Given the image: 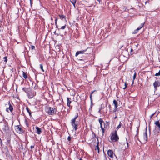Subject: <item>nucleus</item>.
I'll use <instances>...</instances> for the list:
<instances>
[{
    "label": "nucleus",
    "mask_w": 160,
    "mask_h": 160,
    "mask_svg": "<svg viewBox=\"0 0 160 160\" xmlns=\"http://www.w3.org/2000/svg\"><path fill=\"white\" fill-rule=\"evenodd\" d=\"M92 52V50L91 48H87L86 49L77 52L75 54V56L77 57L79 56L78 55L80 54H84L85 55H88L89 54H90Z\"/></svg>",
    "instance_id": "obj_1"
},
{
    "label": "nucleus",
    "mask_w": 160,
    "mask_h": 160,
    "mask_svg": "<svg viewBox=\"0 0 160 160\" xmlns=\"http://www.w3.org/2000/svg\"><path fill=\"white\" fill-rule=\"evenodd\" d=\"M46 111L49 114L52 115L56 114L57 112L56 108L51 107H47L46 109Z\"/></svg>",
    "instance_id": "obj_2"
},
{
    "label": "nucleus",
    "mask_w": 160,
    "mask_h": 160,
    "mask_svg": "<svg viewBox=\"0 0 160 160\" xmlns=\"http://www.w3.org/2000/svg\"><path fill=\"white\" fill-rule=\"evenodd\" d=\"M112 134V135L110 138L111 140L114 142L118 141L119 138L117 134V131L115 130L114 132Z\"/></svg>",
    "instance_id": "obj_3"
},
{
    "label": "nucleus",
    "mask_w": 160,
    "mask_h": 160,
    "mask_svg": "<svg viewBox=\"0 0 160 160\" xmlns=\"http://www.w3.org/2000/svg\"><path fill=\"white\" fill-rule=\"evenodd\" d=\"M108 154L112 159V160H117V158L115 154H113L112 150L109 149L108 151Z\"/></svg>",
    "instance_id": "obj_4"
},
{
    "label": "nucleus",
    "mask_w": 160,
    "mask_h": 160,
    "mask_svg": "<svg viewBox=\"0 0 160 160\" xmlns=\"http://www.w3.org/2000/svg\"><path fill=\"white\" fill-rule=\"evenodd\" d=\"M154 124L155 125V129H156V128H157L158 130V131L157 132H156V130L153 131L154 133L155 134H156L158 133H159L160 131V122L159 121H155Z\"/></svg>",
    "instance_id": "obj_5"
},
{
    "label": "nucleus",
    "mask_w": 160,
    "mask_h": 160,
    "mask_svg": "<svg viewBox=\"0 0 160 160\" xmlns=\"http://www.w3.org/2000/svg\"><path fill=\"white\" fill-rule=\"evenodd\" d=\"M78 122L76 121V120H75L74 119H72L71 120V124L75 131H76L78 129Z\"/></svg>",
    "instance_id": "obj_6"
},
{
    "label": "nucleus",
    "mask_w": 160,
    "mask_h": 160,
    "mask_svg": "<svg viewBox=\"0 0 160 160\" xmlns=\"http://www.w3.org/2000/svg\"><path fill=\"white\" fill-rule=\"evenodd\" d=\"M57 108L59 110L62 112L63 108H65V107H64L63 105L60 103H59L58 105Z\"/></svg>",
    "instance_id": "obj_7"
},
{
    "label": "nucleus",
    "mask_w": 160,
    "mask_h": 160,
    "mask_svg": "<svg viewBox=\"0 0 160 160\" xmlns=\"http://www.w3.org/2000/svg\"><path fill=\"white\" fill-rule=\"evenodd\" d=\"M80 56H78L79 60L81 61H84L85 62H87L88 60L87 58L84 55H82V56L80 57Z\"/></svg>",
    "instance_id": "obj_8"
},
{
    "label": "nucleus",
    "mask_w": 160,
    "mask_h": 160,
    "mask_svg": "<svg viewBox=\"0 0 160 160\" xmlns=\"http://www.w3.org/2000/svg\"><path fill=\"white\" fill-rule=\"evenodd\" d=\"M15 130L18 132H19L22 133L23 132V131L22 130V128L21 127L19 126H15Z\"/></svg>",
    "instance_id": "obj_9"
},
{
    "label": "nucleus",
    "mask_w": 160,
    "mask_h": 160,
    "mask_svg": "<svg viewBox=\"0 0 160 160\" xmlns=\"http://www.w3.org/2000/svg\"><path fill=\"white\" fill-rule=\"evenodd\" d=\"M153 85L154 86L155 90H157V89L158 87L160 86V83L156 81L153 83Z\"/></svg>",
    "instance_id": "obj_10"
},
{
    "label": "nucleus",
    "mask_w": 160,
    "mask_h": 160,
    "mask_svg": "<svg viewBox=\"0 0 160 160\" xmlns=\"http://www.w3.org/2000/svg\"><path fill=\"white\" fill-rule=\"evenodd\" d=\"M8 104L9 106L8 108H7L6 109V111H7V112H8V109H9L10 110L11 112H12V110H13V108L12 106L10 104V102H9Z\"/></svg>",
    "instance_id": "obj_11"
},
{
    "label": "nucleus",
    "mask_w": 160,
    "mask_h": 160,
    "mask_svg": "<svg viewBox=\"0 0 160 160\" xmlns=\"http://www.w3.org/2000/svg\"><path fill=\"white\" fill-rule=\"evenodd\" d=\"M67 105L69 107L72 108V106L70 105V104L71 102V99L70 98H67Z\"/></svg>",
    "instance_id": "obj_12"
},
{
    "label": "nucleus",
    "mask_w": 160,
    "mask_h": 160,
    "mask_svg": "<svg viewBox=\"0 0 160 160\" xmlns=\"http://www.w3.org/2000/svg\"><path fill=\"white\" fill-rule=\"evenodd\" d=\"M143 138L145 140L147 141L148 139V137H147V128H146L145 132L143 133Z\"/></svg>",
    "instance_id": "obj_13"
},
{
    "label": "nucleus",
    "mask_w": 160,
    "mask_h": 160,
    "mask_svg": "<svg viewBox=\"0 0 160 160\" xmlns=\"http://www.w3.org/2000/svg\"><path fill=\"white\" fill-rule=\"evenodd\" d=\"M36 132L38 134H40L41 133V130L40 128L38 127H36Z\"/></svg>",
    "instance_id": "obj_14"
},
{
    "label": "nucleus",
    "mask_w": 160,
    "mask_h": 160,
    "mask_svg": "<svg viewBox=\"0 0 160 160\" xmlns=\"http://www.w3.org/2000/svg\"><path fill=\"white\" fill-rule=\"evenodd\" d=\"M99 122L100 124V127L101 125H102V124H103L105 126V123L104 122H103L101 118H100L99 119Z\"/></svg>",
    "instance_id": "obj_15"
},
{
    "label": "nucleus",
    "mask_w": 160,
    "mask_h": 160,
    "mask_svg": "<svg viewBox=\"0 0 160 160\" xmlns=\"http://www.w3.org/2000/svg\"><path fill=\"white\" fill-rule=\"evenodd\" d=\"M95 91H92L90 95V101H91V108H92V93H93V92Z\"/></svg>",
    "instance_id": "obj_16"
},
{
    "label": "nucleus",
    "mask_w": 160,
    "mask_h": 160,
    "mask_svg": "<svg viewBox=\"0 0 160 160\" xmlns=\"http://www.w3.org/2000/svg\"><path fill=\"white\" fill-rule=\"evenodd\" d=\"M97 140H98V142H97V145L96 146V149H97L98 150V152H99V141H98V137H97Z\"/></svg>",
    "instance_id": "obj_17"
},
{
    "label": "nucleus",
    "mask_w": 160,
    "mask_h": 160,
    "mask_svg": "<svg viewBox=\"0 0 160 160\" xmlns=\"http://www.w3.org/2000/svg\"><path fill=\"white\" fill-rule=\"evenodd\" d=\"M22 89L23 91H24L26 93H28L29 92V90H28L29 88L24 87L22 88Z\"/></svg>",
    "instance_id": "obj_18"
},
{
    "label": "nucleus",
    "mask_w": 160,
    "mask_h": 160,
    "mask_svg": "<svg viewBox=\"0 0 160 160\" xmlns=\"http://www.w3.org/2000/svg\"><path fill=\"white\" fill-rule=\"evenodd\" d=\"M22 72L23 73L22 74V75L23 77L25 79H27L28 78V77H27V74L26 73H25V72L22 71Z\"/></svg>",
    "instance_id": "obj_19"
},
{
    "label": "nucleus",
    "mask_w": 160,
    "mask_h": 160,
    "mask_svg": "<svg viewBox=\"0 0 160 160\" xmlns=\"http://www.w3.org/2000/svg\"><path fill=\"white\" fill-rule=\"evenodd\" d=\"M113 103L114 104L115 107L116 108H117L118 106V104L117 101L115 100H114L113 101Z\"/></svg>",
    "instance_id": "obj_20"
},
{
    "label": "nucleus",
    "mask_w": 160,
    "mask_h": 160,
    "mask_svg": "<svg viewBox=\"0 0 160 160\" xmlns=\"http://www.w3.org/2000/svg\"><path fill=\"white\" fill-rule=\"evenodd\" d=\"M59 16L60 17V18L62 20L63 18L66 19V17L63 15H59Z\"/></svg>",
    "instance_id": "obj_21"
},
{
    "label": "nucleus",
    "mask_w": 160,
    "mask_h": 160,
    "mask_svg": "<svg viewBox=\"0 0 160 160\" xmlns=\"http://www.w3.org/2000/svg\"><path fill=\"white\" fill-rule=\"evenodd\" d=\"M73 6H74V7H75V4L76 3V0H70Z\"/></svg>",
    "instance_id": "obj_22"
},
{
    "label": "nucleus",
    "mask_w": 160,
    "mask_h": 160,
    "mask_svg": "<svg viewBox=\"0 0 160 160\" xmlns=\"http://www.w3.org/2000/svg\"><path fill=\"white\" fill-rule=\"evenodd\" d=\"M102 130V133H103L104 132V128H105V126H104V127H103L102 125H101V126L100 127Z\"/></svg>",
    "instance_id": "obj_23"
},
{
    "label": "nucleus",
    "mask_w": 160,
    "mask_h": 160,
    "mask_svg": "<svg viewBox=\"0 0 160 160\" xmlns=\"http://www.w3.org/2000/svg\"><path fill=\"white\" fill-rule=\"evenodd\" d=\"M140 30V28H137V29H136V30H135L134 31V32H133V33H134V34H135V33H137L138 32V30Z\"/></svg>",
    "instance_id": "obj_24"
},
{
    "label": "nucleus",
    "mask_w": 160,
    "mask_h": 160,
    "mask_svg": "<svg viewBox=\"0 0 160 160\" xmlns=\"http://www.w3.org/2000/svg\"><path fill=\"white\" fill-rule=\"evenodd\" d=\"M40 68L41 69L42 71L43 72H44V70L43 69V66H42V64H40Z\"/></svg>",
    "instance_id": "obj_25"
},
{
    "label": "nucleus",
    "mask_w": 160,
    "mask_h": 160,
    "mask_svg": "<svg viewBox=\"0 0 160 160\" xmlns=\"http://www.w3.org/2000/svg\"><path fill=\"white\" fill-rule=\"evenodd\" d=\"M137 73L136 72L134 73V75L133 77V81H134L136 77Z\"/></svg>",
    "instance_id": "obj_26"
},
{
    "label": "nucleus",
    "mask_w": 160,
    "mask_h": 160,
    "mask_svg": "<svg viewBox=\"0 0 160 160\" xmlns=\"http://www.w3.org/2000/svg\"><path fill=\"white\" fill-rule=\"evenodd\" d=\"M122 124H121V122H120L119 124L117 127V128L118 129L120 128L122 126Z\"/></svg>",
    "instance_id": "obj_27"
},
{
    "label": "nucleus",
    "mask_w": 160,
    "mask_h": 160,
    "mask_svg": "<svg viewBox=\"0 0 160 160\" xmlns=\"http://www.w3.org/2000/svg\"><path fill=\"white\" fill-rule=\"evenodd\" d=\"M3 59H4V61L6 63L8 61L7 57L5 56L3 57Z\"/></svg>",
    "instance_id": "obj_28"
},
{
    "label": "nucleus",
    "mask_w": 160,
    "mask_h": 160,
    "mask_svg": "<svg viewBox=\"0 0 160 160\" xmlns=\"http://www.w3.org/2000/svg\"><path fill=\"white\" fill-rule=\"evenodd\" d=\"M144 24V23H141L140 25V26L139 28H140V30L141 28H142L143 27Z\"/></svg>",
    "instance_id": "obj_29"
},
{
    "label": "nucleus",
    "mask_w": 160,
    "mask_h": 160,
    "mask_svg": "<svg viewBox=\"0 0 160 160\" xmlns=\"http://www.w3.org/2000/svg\"><path fill=\"white\" fill-rule=\"evenodd\" d=\"M155 76H160V70L158 72L156 73L155 75Z\"/></svg>",
    "instance_id": "obj_30"
},
{
    "label": "nucleus",
    "mask_w": 160,
    "mask_h": 160,
    "mask_svg": "<svg viewBox=\"0 0 160 160\" xmlns=\"http://www.w3.org/2000/svg\"><path fill=\"white\" fill-rule=\"evenodd\" d=\"M78 117V113H77V114L75 116V117L74 118H73L72 119L76 120V119Z\"/></svg>",
    "instance_id": "obj_31"
},
{
    "label": "nucleus",
    "mask_w": 160,
    "mask_h": 160,
    "mask_svg": "<svg viewBox=\"0 0 160 160\" xmlns=\"http://www.w3.org/2000/svg\"><path fill=\"white\" fill-rule=\"evenodd\" d=\"M20 79L21 80H22V81L21 82V84L22 85V84H23V83H24V79L22 78L21 77L20 78Z\"/></svg>",
    "instance_id": "obj_32"
},
{
    "label": "nucleus",
    "mask_w": 160,
    "mask_h": 160,
    "mask_svg": "<svg viewBox=\"0 0 160 160\" xmlns=\"http://www.w3.org/2000/svg\"><path fill=\"white\" fill-rule=\"evenodd\" d=\"M5 128H3V130L4 131V130L6 131V129H8V126H7L6 125H5Z\"/></svg>",
    "instance_id": "obj_33"
},
{
    "label": "nucleus",
    "mask_w": 160,
    "mask_h": 160,
    "mask_svg": "<svg viewBox=\"0 0 160 160\" xmlns=\"http://www.w3.org/2000/svg\"><path fill=\"white\" fill-rule=\"evenodd\" d=\"M35 48V47L34 46L31 45V49H32V50H34Z\"/></svg>",
    "instance_id": "obj_34"
},
{
    "label": "nucleus",
    "mask_w": 160,
    "mask_h": 160,
    "mask_svg": "<svg viewBox=\"0 0 160 160\" xmlns=\"http://www.w3.org/2000/svg\"><path fill=\"white\" fill-rule=\"evenodd\" d=\"M127 84L126 83V82L125 83V87L123 88V89H125V88H127Z\"/></svg>",
    "instance_id": "obj_35"
},
{
    "label": "nucleus",
    "mask_w": 160,
    "mask_h": 160,
    "mask_svg": "<svg viewBox=\"0 0 160 160\" xmlns=\"http://www.w3.org/2000/svg\"><path fill=\"white\" fill-rule=\"evenodd\" d=\"M66 27V25H65L64 26L62 27L60 29H64Z\"/></svg>",
    "instance_id": "obj_36"
},
{
    "label": "nucleus",
    "mask_w": 160,
    "mask_h": 160,
    "mask_svg": "<svg viewBox=\"0 0 160 160\" xmlns=\"http://www.w3.org/2000/svg\"><path fill=\"white\" fill-rule=\"evenodd\" d=\"M57 21H58V18H55V24L56 25V24H57Z\"/></svg>",
    "instance_id": "obj_37"
},
{
    "label": "nucleus",
    "mask_w": 160,
    "mask_h": 160,
    "mask_svg": "<svg viewBox=\"0 0 160 160\" xmlns=\"http://www.w3.org/2000/svg\"><path fill=\"white\" fill-rule=\"evenodd\" d=\"M92 134H93V138H96V134L93 132L92 133Z\"/></svg>",
    "instance_id": "obj_38"
},
{
    "label": "nucleus",
    "mask_w": 160,
    "mask_h": 160,
    "mask_svg": "<svg viewBox=\"0 0 160 160\" xmlns=\"http://www.w3.org/2000/svg\"><path fill=\"white\" fill-rule=\"evenodd\" d=\"M117 110V108H116V107H115V108L113 110V112H116Z\"/></svg>",
    "instance_id": "obj_39"
},
{
    "label": "nucleus",
    "mask_w": 160,
    "mask_h": 160,
    "mask_svg": "<svg viewBox=\"0 0 160 160\" xmlns=\"http://www.w3.org/2000/svg\"><path fill=\"white\" fill-rule=\"evenodd\" d=\"M26 110L28 112H30V111L29 108L28 107H26Z\"/></svg>",
    "instance_id": "obj_40"
},
{
    "label": "nucleus",
    "mask_w": 160,
    "mask_h": 160,
    "mask_svg": "<svg viewBox=\"0 0 160 160\" xmlns=\"http://www.w3.org/2000/svg\"><path fill=\"white\" fill-rule=\"evenodd\" d=\"M67 139H68V141H70L71 140V137L70 136H68V138Z\"/></svg>",
    "instance_id": "obj_41"
},
{
    "label": "nucleus",
    "mask_w": 160,
    "mask_h": 160,
    "mask_svg": "<svg viewBox=\"0 0 160 160\" xmlns=\"http://www.w3.org/2000/svg\"><path fill=\"white\" fill-rule=\"evenodd\" d=\"M35 145V144H33V145H32L30 147H31V149L34 148V146Z\"/></svg>",
    "instance_id": "obj_42"
},
{
    "label": "nucleus",
    "mask_w": 160,
    "mask_h": 160,
    "mask_svg": "<svg viewBox=\"0 0 160 160\" xmlns=\"http://www.w3.org/2000/svg\"><path fill=\"white\" fill-rule=\"evenodd\" d=\"M155 114V113H154L151 115V116H150V118H151Z\"/></svg>",
    "instance_id": "obj_43"
},
{
    "label": "nucleus",
    "mask_w": 160,
    "mask_h": 160,
    "mask_svg": "<svg viewBox=\"0 0 160 160\" xmlns=\"http://www.w3.org/2000/svg\"><path fill=\"white\" fill-rule=\"evenodd\" d=\"M127 148H129V144H128V142H127Z\"/></svg>",
    "instance_id": "obj_44"
},
{
    "label": "nucleus",
    "mask_w": 160,
    "mask_h": 160,
    "mask_svg": "<svg viewBox=\"0 0 160 160\" xmlns=\"http://www.w3.org/2000/svg\"><path fill=\"white\" fill-rule=\"evenodd\" d=\"M108 106H109V109L111 111V105L110 104H109V105H108Z\"/></svg>",
    "instance_id": "obj_45"
},
{
    "label": "nucleus",
    "mask_w": 160,
    "mask_h": 160,
    "mask_svg": "<svg viewBox=\"0 0 160 160\" xmlns=\"http://www.w3.org/2000/svg\"><path fill=\"white\" fill-rule=\"evenodd\" d=\"M104 108V107L103 106H102V104L100 109H103Z\"/></svg>",
    "instance_id": "obj_46"
},
{
    "label": "nucleus",
    "mask_w": 160,
    "mask_h": 160,
    "mask_svg": "<svg viewBox=\"0 0 160 160\" xmlns=\"http://www.w3.org/2000/svg\"><path fill=\"white\" fill-rule=\"evenodd\" d=\"M101 109H100L99 111H98V112L100 113V114H101L102 113V112L101 111Z\"/></svg>",
    "instance_id": "obj_47"
},
{
    "label": "nucleus",
    "mask_w": 160,
    "mask_h": 160,
    "mask_svg": "<svg viewBox=\"0 0 160 160\" xmlns=\"http://www.w3.org/2000/svg\"><path fill=\"white\" fill-rule=\"evenodd\" d=\"M28 113L29 114V116H31V112L30 111V112H28Z\"/></svg>",
    "instance_id": "obj_48"
},
{
    "label": "nucleus",
    "mask_w": 160,
    "mask_h": 160,
    "mask_svg": "<svg viewBox=\"0 0 160 160\" xmlns=\"http://www.w3.org/2000/svg\"><path fill=\"white\" fill-rule=\"evenodd\" d=\"M138 132H139V128H138L137 129V135L138 134Z\"/></svg>",
    "instance_id": "obj_49"
},
{
    "label": "nucleus",
    "mask_w": 160,
    "mask_h": 160,
    "mask_svg": "<svg viewBox=\"0 0 160 160\" xmlns=\"http://www.w3.org/2000/svg\"><path fill=\"white\" fill-rule=\"evenodd\" d=\"M133 51V50L131 48V49L130 52H132Z\"/></svg>",
    "instance_id": "obj_50"
},
{
    "label": "nucleus",
    "mask_w": 160,
    "mask_h": 160,
    "mask_svg": "<svg viewBox=\"0 0 160 160\" xmlns=\"http://www.w3.org/2000/svg\"><path fill=\"white\" fill-rule=\"evenodd\" d=\"M134 81H132V85L133 84V83H134Z\"/></svg>",
    "instance_id": "obj_51"
},
{
    "label": "nucleus",
    "mask_w": 160,
    "mask_h": 160,
    "mask_svg": "<svg viewBox=\"0 0 160 160\" xmlns=\"http://www.w3.org/2000/svg\"><path fill=\"white\" fill-rule=\"evenodd\" d=\"M86 52H87L86 53H88L89 52V50H88Z\"/></svg>",
    "instance_id": "obj_52"
},
{
    "label": "nucleus",
    "mask_w": 160,
    "mask_h": 160,
    "mask_svg": "<svg viewBox=\"0 0 160 160\" xmlns=\"http://www.w3.org/2000/svg\"><path fill=\"white\" fill-rule=\"evenodd\" d=\"M117 118V116H116L115 117H114V119H116V118Z\"/></svg>",
    "instance_id": "obj_53"
},
{
    "label": "nucleus",
    "mask_w": 160,
    "mask_h": 160,
    "mask_svg": "<svg viewBox=\"0 0 160 160\" xmlns=\"http://www.w3.org/2000/svg\"><path fill=\"white\" fill-rule=\"evenodd\" d=\"M97 1H98L100 3V0H97Z\"/></svg>",
    "instance_id": "obj_54"
},
{
    "label": "nucleus",
    "mask_w": 160,
    "mask_h": 160,
    "mask_svg": "<svg viewBox=\"0 0 160 160\" xmlns=\"http://www.w3.org/2000/svg\"><path fill=\"white\" fill-rule=\"evenodd\" d=\"M138 44H137V45H135V46H136V47H137V46H138Z\"/></svg>",
    "instance_id": "obj_55"
},
{
    "label": "nucleus",
    "mask_w": 160,
    "mask_h": 160,
    "mask_svg": "<svg viewBox=\"0 0 160 160\" xmlns=\"http://www.w3.org/2000/svg\"><path fill=\"white\" fill-rule=\"evenodd\" d=\"M51 20L52 21L53 20V19H52V18H51Z\"/></svg>",
    "instance_id": "obj_56"
},
{
    "label": "nucleus",
    "mask_w": 160,
    "mask_h": 160,
    "mask_svg": "<svg viewBox=\"0 0 160 160\" xmlns=\"http://www.w3.org/2000/svg\"><path fill=\"white\" fill-rule=\"evenodd\" d=\"M56 27L57 28H58V26H57V25H56Z\"/></svg>",
    "instance_id": "obj_57"
},
{
    "label": "nucleus",
    "mask_w": 160,
    "mask_h": 160,
    "mask_svg": "<svg viewBox=\"0 0 160 160\" xmlns=\"http://www.w3.org/2000/svg\"><path fill=\"white\" fill-rule=\"evenodd\" d=\"M105 158L106 159H107V158H106V155H105Z\"/></svg>",
    "instance_id": "obj_58"
},
{
    "label": "nucleus",
    "mask_w": 160,
    "mask_h": 160,
    "mask_svg": "<svg viewBox=\"0 0 160 160\" xmlns=\"http://www.w3.org/2000/svg\"><path fill=\"white\" fill-rule=\"evenodd\" d=\"M79 160H82V158H80V159H79Z\"/></svg>",
    "instance_id": "obj_59"
},
{
    "label": "nucleus",
    "mask_w": 160,
    "mask_h": 160,
    "mask_svg": "<svg viewBox=\"0 0 160 160\" xmlns=\"http://www.w3.org/2000/svg\"><path fill=\"white\" fill-rule=\"evenodd\" d=\"M30 3H31V0H30Z\"/></svg>",
    "instance_id": "obj_60"
},
{
    "label": "nucleus",
    "mask_w": 160,
    "mask_h": 160,
    "mask_svg": "<svg viewBox=\"0 0 160 160\" xmlns=\"http://www.w3.org/2000/svg\"><path fill=\"white\" fill-rule=\"evenodd\" d=\"M159 146L160 147V145H159Z\"/></svg>",
    "instance_id": "obj_61"
}]
</instances>
